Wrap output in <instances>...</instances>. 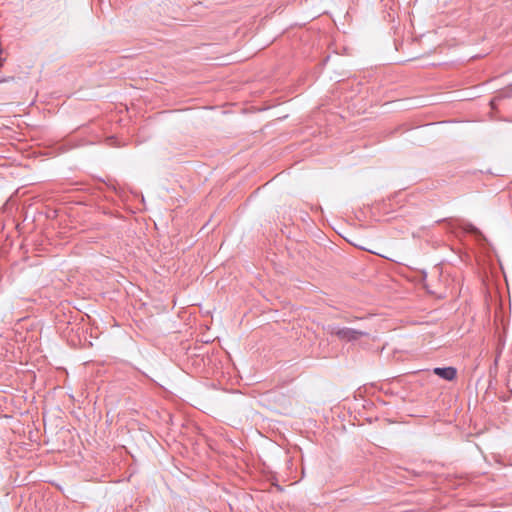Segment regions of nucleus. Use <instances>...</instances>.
Listing matches in <instances>:
<instances>
[{"label":"nucleus","mask_w":512,"mask_h":512,"mask_svg":"<svg viewBox=\"0 0 512 512\" xmlns=\"http://www.w3.org/2000/svg\"><path fill=\"white\" fill-rule=\"evenodd\" d=\"M323 330L329 334L336 336L340 341L354 342L363 336H368L365 331L357 330L350 327H339L334 324H328L323 327Z\"/></svg>","instance_id":"1"},{"label":"nucleus","mask_w":512,"mask_h":512,"mask_svg":"<svg viewBox=\"0 0 512 512\" xmlns=\"http://www.w3.org/2000/svg\"><path fill=\"white\" fill-rule=\"evenodd\" d=\"M425 375L435 374L444 381H454L457 376V369L452 366L448 367H436L432 371L427 370L424 372Z\"/></svg>","instance_id":"2"},{"label":"nucleus","mask_w":512,"mask_h":512,"mask_svg":"<svg viewBox=\"0 0 512 512\" xmlns=\"http://www.w3.org/2000/svg\"><path fill=\"white\" fill-rule=\"evenodd\" d=\"M500 100V98L498 97H495L493 98L491 101H490V106L492 107V109H495L496 106H497V102Z\"/></svg>","instance_id":"3"},{"label":"nucleus","mask_w":512,"mask_h":512,"mask_svg":"<svg viewBox=\"0 0 512 512\" xmlns=\"http://www.w3.org/2000/svg\"><path fill=\"white\" fill-rule=\"evenodd\" d=\"M467 230L472 233L478 232V229L471 224L469 225V228Z\"/></svg>","instance_id":"4"},{"label":"nucleus","mask_w":512,"mask_h":512,"mask_svg":"<svg viewBox=\"0 0 512 512\" xmlns=\"http://www.w3.org/2000/svg\"><path fill=\"white\" fill-rule=\"evenodd\" d=\"M385 387H386L387 389H385V390L383 389V391H384L385 393H388L389 386H385Z\"/></svg>","instance_id":"5"},{"label":"nucleus","mask_w":512,"mask_h":512,"mask_svg":"<svg viewBox=\"0 0 512 512\" xmlns=\"http://www.w3.org/2000/svg\"><path fill=\"white\" fill-rule=\"evenodd\" d=\"M7 79H0V83L6 82Z\"/></svg>","instance_id":"6"}]
</instances>
